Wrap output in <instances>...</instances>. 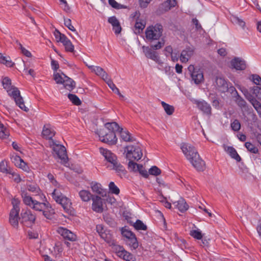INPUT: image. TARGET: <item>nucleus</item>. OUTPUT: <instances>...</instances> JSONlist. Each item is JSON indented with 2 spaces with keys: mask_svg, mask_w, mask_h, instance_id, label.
Masks as SVG:
<instances>
[{
  "mask_svg": "<svg viewBox=\"0 0 261 261\" xmlns=\"http://www.w3.org/2000/svg\"><path fill=\"white\" fill-rule=\"evenodd\" d=\"M180 149L186 159L196 170L203 171L204 169V162L200 158L193 146L189 143H182L180 144Z\"/></svg>",
  "mask_w": 261,
  "mask_h": 261,
  "instance_id": "1",
  "label": "nucleus"
},
{
  "mask_svg": "<svg viewBox=\"0 0 261 261\" xmlns=\"http://www.w3.org/2000/svg\"><path fill=\"white\" fill-rule=\"evenodd\" d=\"M3 87L6 90L8 94L15 101V103L21 110L28 112L29 109L25 106L23 99L20 95L18 89L11 85V80L8 77H4L2 80Z\"/></svg>",
  "mask_w": 261,
  "mask_h": 261,
  "instance_id": "2",
  "label": "nucleus"
},
{
  "mask_svg": "<svg viewBox=\"0 0 261 261\" xmlns=\"http://www.w3.org/2000/svg\"><path fill=\"white\" fill-rule=\"evenodd\" d=\"M100 153L104 156L105 159L110 164L108 167L111 169L114 170L120 176H123L126 173V170L123 166L117 161L116 155L110 150L102 147L99 148Z\"/></svg>",
  "mask_w": 261,
  "mask_h": 261,
  "instance_id": "3",
  "label": "nucleus"
},
{
  "mask_svg": "<svg viewBox=\"0 0 261 261\" xmlns=\"http://www.w3.org/2000/svg\"><path fill=\"white\" fill-rule=\"evenodd\" d=\"M21 196L24 203L36 211H42L46 207L47 205L49 203L48 202H40L37 200L33 199L32 197L29 196L25 191L22 192Z\"/></svg>",
  "mask_w": 261,
  "mask_h": 261,
  "instance_id": "4",
  "label": "nucleus"
},
{
  "mask_svg": "<svg viewBox=\"0 0 261 261\" xmlns=\"http://www.w3.org/2000/svg\"><path fill=\"white\" fill-rule=\"evenodd\" d=\"M20 200L14 197L12 200L13 208L9 214V222L14 227H17L18 226L19 213L20 211L19 204Z\"/></svg>",
  "mask_w": 261,
  "mask_h": 261,
  "instance_id": "5",
  "label": "nucleus"
},
{
  "mask_svg": "<svg viewBox=\"0 0 261 261\" xmlns=\"http://www.w3.org/2000/svg\"><path fill=\"white\" fill-rule=\"evenodd\" d=\"M163 27L160 24L152 25L147 28L145 31L146 38L148 40H158L161 37Z\"/></svg>",
  "mask_w": 261,
  "mask_h": 261,
  "instance_id": "6",
  "label": "nucleus"
},
{
  "mask_svg": "<svg viewBox=\"0 0 261 261\" xmlns=\"http://www.w3.org/2000/svg\"><path fill=\"white\" fill-rule=\"evenodd\" d=\"M49 146L61 160V163L66 164L68 161L65 147L60 144H57L53 140L49 141Z\"/></svg>",
  "mask_w": 261,
  "mask_h": 261,
  "instance_id": "7",
  "label": "nucleus"
},
{
  "mask_svg": "<svg viewBox=\"0 0 261 261\" xmlns=\"http://www.w3.org/2000/svg\"><path fill=\"white\" fill-rule=\"evenodd\" d=\"M100 140L109 145H115L117 142L115 133L113 132H107L106 129H100L97 132Z\"/></svg>",
  "mask_w": 261,
  "mask_h": 261,
  "instance_id": "8",
  "label": "nucleus"
},
{
  "mask_svg": "<svg viewBox=\"0 0 261 261\" xmlns=\"http://www.w3.org/2000/svg\"><path fill=\"white\" fill-rule=\"evenodd\" d=\"M125 157L130 161L135 160L138 161L142 156L143 153L139 146L128 145L125 148Z\"/></svg>",
  "mask_w": 261,
  "mask_h": 261,
  "instance_id": "9",
  "label": "nucleus"
},
{
  "mask_svg": "<svg viewBox=\"0 0 261 261\" xmlns=\"http://www.w3.org/2000/svg\"><path fill=\"white\" fill-rule=\"evenodd\" d=\"M113 250L118 256L126 261H135L136 260L134 256L126 251L122 246L118 245H114Z\"/></svg>",
  "mask_w": 261,
  "mask_h": 261,
  "instance_id": "10",
  "label": "nucleus"
},
{
  "mask_svg": "<svg viewBox=\"0 0 261 261\" xmlns=\"http://www.w3.org/2000/svg\"><path fill=\"white\" fill-rule=\"evenodd\" d=\"M188 69L191 73L192 80L196 84L198 85L203 82V72L200 69L195 68L193 65H190Z\"/></svg>",
  "mask_w": 261,
  "mask_h": 261,
  "instance_id": "11",
  "label": "nucleus"
},
{
  "mask_svg": "<svg viewBox=\"0 0 261 261\" xmlns=\"http://www.w3.org/2000/svg\"><path fill=\"white\" fill-rule=\"evenodd\" d=\"M21 223L29 226L33 224L36 220V217L30 210H27L21 213Z\"/></svg>",
  "mask_w": 261,
  "mask_h": 261,
  "instance_id": "12",
  "label": "nucleus"
},
{
  "mask_svg": "<svg viewBox=\"0 0 261 261\" xmlns=\"http://www.w3.org/2000/svg\"><path fill=\"white\" fill-rule=\"evenodd\" d=\"M215 86L221 92H225L228 90V84L221 75H218L215 78Z\"/></svg>",
  "mask_w": 261,
  "mask_h": 261,
  "instance_id": "13",
  "label": "nucleus"
},
{
  "mask_svg": "<svg viewBox=\"0 0 261 261\" xmlns=\"http://www.w3.org/2000/svg\"><path fill=\"white\" fill-rule=\"evenodd\" d=\"M57 231L64 239L70 241H75L76 239V235L66 228L60 227L58 228Z\"/></svg>",
  "mask_w": 261,
  "mask_h": 261,
  "instance_id": "14",
  "label": "nucleus"
},
{
  "mask_svg": "<svg viewBox=\"0 0 261 261\" xmlns=\"http://www.w3.org/2000/svg\"><path fill=\"white\" fill-rule=\"evenodd\" d=\"M92 209L97 213L102 212L103 210L102 199L99 196H93L92 197Z\"/></svg>",
  "mask_w": 261,
  "mask_h": 261,
  "instance_id": "15",
  "label": "nucleus"
},
{
  "mask_svg": "<svg viewBox=\"0 0 261 261\" xmlns=\"http://www.w3.org/2000/svg\"><path fill=\"white\" fill-rule=\"evenodd\" d=\"M176 3L175 0H167L161 4L158 10L159 14H163L175 6Z\"/></svg>",
  "mask_w": 261,
  "mask_h": 261,
  "instance_id": "16",
  "label": "nucleus"
},
{
  "mask_svg": "<svg viewBox=\"0 0 261 261\" xmlns=\"http://www.w3.org/2000/svg\"><path fill=\"white\" fill-rule=\"evenodd\" d=\"M232 67L237 70H244L246 68V61L242 58L236 57L230 62Z\"/></svg>",
  "mask_w": 261,
  "mask_h": 261,
  "instance_id": "17",
  "label": "nucleus"
},
{
  "mask_svg": "<svg viewBox=\"0 0 261 261\" xmlns=\"http://www.w3.org/2000/svg\"><path fill=\"white\" fill-rule=\"evenodd\" d=\"M142 50L145 56L147 58H149L155 62H158L159 60V57L156 51L152 50V48L147 46H143Z\"/></svg>",
  "mask_w": 261,
  "mask_h": 261,
  "instance_id": "18",
  "label": "nucleus"
},
{
  "mask_svg": "<svg viewBox=\"0 0 261 261\" xmlns=\"http://www.w3.org/2000/svg\"><path fill=\"white\" fill-rule=\"evenodd\" d=\"M42 134L44 138L49 139L50 141L53 140L52 138L55 136V132L50 124H47L44 125Z\"/></svg>",
  "mask_w": 261,
  "mask_h": 261,
  "instance_id": "19",
  "label": "nucleus"
},
{
  "mask_svg": "<svg viewBox=\"0 0 261 261\" xmlns=\"http://www.w3.org/2000/svg\"><path fill=\"white\" fill-rule=\"evenodd\" d=\"M108 22L112 25L113 30L116 34H119L121 32V27L118 19L115 16H112L108 18Z\"/></svg>",
  "mask_w": 261,
  "mask_h": 261,
  "instance_id": "20",
  "label": "nucleus"
},
{
  "mask_svg": "<svg viewBox=\"0 0 261 261\" xmlns=\"http://www.w3.org/2000/svg\"><path fill=\"white\" fill-rule=\"evenodd\" d=\"M194 54V49L191 48H186L184 49L180 56V60L182 63H187Z\"/></svg>",
  "mask_w": 261,
  "mask_h": 261,
  "instance_id": "21",
  "label": "nucleus"
},
{
  "mask_svg": "<svg viewBox=\"0 0 261 261\" xmlns=\"http://www.w3.org/2000/svg\"><path fill=\"white\" fill-rule=\"evenodd\" d=\"M196 103L198 108L202 111L204 114L207 115L211 114V107L204 100L196 101Z\"/></svg>",
  "mask_w": 261,
  "mask_h": 261,
  "instance_id": "22",
  "label": "nucleus"
},
{
  "mask_svg": "<svg viewBox=\"0 0 261 261\" xmlns=\"http://www.w3.org/2000/svg\"><path fill=\"white\" fill-rule=\"evenodd\" d=\"M101 239L104 240L107 243L109 244L110 246H112V249H113V247L114 245H117L115 241L113 239V238L112 234L110 233L109 230H107L103 231V233H102L99 235Z\"/></svg>",
  "mask_w": 261,
  "mask_h": 261,
  "instance_id": "23",
  "label": "nucleus"
},
{
  "mask_svg": "<svg viewBox=\"0 0 261 261\" xmlns=\"http://www.w3.org/2000/svg\"><path fill=\"white\" fill-rule=\"evenodd\" d=\"M87 66L92 71L95 72L96 74L101 76L103 80L107 79V77L109 76L108 74L103 69L99 66H90L88 65H87Z\"/></svg>",
  "mask_w": 261,
  "mask_h": 261,
  "instance_id": "24",
  "label": "nucleus"
},
{
  "mask_svg": "<svg viewBox=\"0 0 261 261\" xmlns=\"http://www.w3.org/2000/svg\"><path fill=\"white\" fill-rule=\"evenodd\" d=\"M57 203L62 205L65 212L67 213L71 212V202L70 200L66 196H64Z\"/></svg>",
  "mask_w": 261,
  "mask_h": 261,
  "instance_id": "25",
  "label": "nucleus"
},
{
  "mask_svg": "<svg viewBox=\"0 0 261 261\" xmlns=\"http://www.w3.org/2000/svg\"><path fill=\"white\" fill-rule=\"evenodd\" d=\"M173 204L181 212L187 211L189 207L185 200L182 198H180L177 201L173 202Z\"/></svg>",
  "mask_w": 261,
  "mask_h": 261,
  "instance_id": "26",
  "label": "nucleus"
},
{
  "mask_svg": "<svg viewBox=\"0 0 261 261\" xmlns=\"http://www.w3.org/2000/svg\"><path fill=\"white\" fill-rule=\"evenodd\" d=\"M107 132H113L115 133V131H119L120 127L119 125L115 122H108L105 124V128Z\"/></svg>",
  "mask_w": 261,
  "mask_h": 261,
  "instance_id": "27",
  "label": "nucleus"
},
{
  "mask_svg": "<svg viewBox=\"0 0 261 261\" xmlns=\"http://www.w3.org/2000/svg\"><path fill=\"white\" fill-rule=\"evenodd\" d=\"M224 149L232 158L235 159L238 162L241 161L240 156L234 148L230 146H225Z\"/></svg>",
  "mask_w": 261,
  "mask_h": 261,
  "instance_id": "28",
  "label": "nucleus"
},
{
  "mask_svg": "<svg viewBox=\"0 0 261 261\" xmlns=\"http://www.w3.org/2000/svg\"><path fill=\"white\" fill-rule=\"evenodd\" d=\"M145 26V22L143 20L137 19L134 27V32L135 34H140Z\"/></svg>",
  "mask_w": 261,
  "mask_h": 261,
  "instance_id": "29",
  "label": "nucleus"
},
{
  "mask_svg": "<svg viewBox=\"0 0 261 261\" xmlns=\"http://www.w3.org/2000/svg\"><path fill=\"white\" fill-rule=\"evenodd\" d=\"M79 195L82 200L85 202L90 201L93 196L89 191L85 190L80 191L79 193Z\"/></svg>",
  "mask_w": 261,
  "mask_h": 261,
  "instance_id": "30",
  "label": "nucleus"
},
{
  "mask_svg": "<svg viewBox=\"0 0 261 261\" xmlns=\"http://www.w3.org/2000/svg\"><path fill=\"white\" fill-rule=\"evenodd\" d=\"M64 78L65 80L63 84L64 87L68 90H72L75 86V82L67 76H65Z\"/></svg>",
  "mask_w": 261,
  "mask_h": 261,
  "instance_id": "31",
  "label": "nucleus"
},
{
  "mask_svg": "<svg viewBox=\"0 0 261 261\" xmlns=\"http://www.w3.org/2000/svg\"><path fill=\"white\" fill-rule=\"evenodd\" d=\"M237 88L241 91V92L243 93L245 98L250 102L255 98L251 94L248 90L245 87H241L240 85H236Z\"/></svg>",
  "mask_w": 261,
  "mask_h": 261,
  "instance_id": "32",
  "label": "nucleus"
},
{
  "mask_svg": "<svg viewBox=\"0 0 261 261\" xmlns=\"http://www.w3.org/2000/svg\"><path fill=\"white\" fill-rule=\"evenodd\" d=\"M119 132L120 134L121 138L125 142H132L134 139L131 137L129 133L126 130H123L122 128H120Z\"/></svg>",
  "mask_w": 261,
  "mask_h": 261,
  "instance_id": "33",
  "label": "nucleus"
},
{
  "mask_svg": "<svg viewBox=\"0 0 261 261\" xmlns=\"http://www.w3.org/2000/svg\"><path fill=\"white\" fill-rule=\"evenodd\" d=\"M90 186L93 192L98 194H102L103 189L99 183L93 181L90 184Z\"/></svg>",
  "mask_w": 261,
  "mask_h": 261,
  "instance_id": "34",
  "label": "nucleus"
},
{
  "mask_svg": "<svg viewBox=\"0 0 261 261\" xmlns=\"http://www.w3.org/2000/svg\"><path fill=\"white\" fill-rule=\"evenodd\" d=\"M52 197L56 202H58L64 196L61 193L59 188L55 189L51 193Z\"/></svg>",
  "mask_w": 261,
  "mask_h": 261,
  "instance_id": "35",
  "label": "nucleus"
},
{
  "mask_svg": "<svg viewBox=\"0 0 261 261\" xmlns=\"http://www.w3.org/2000/svg\"><path fill=\"white\" fill-rule=\"evenodd\" d=\"M42 212L44 217L47 219H50L55 213L54 209L51 208L49 203L47 205L46 207L42 211Z\"/></svg>",
  "mask_w": 261,
  "mask_h": 261,
  "instance_id": "36",
  "label": "nucleus"
},
{
  "mask_svg": "<svg viewBox=\"0 0 261 261\" xmlns=\"http://www.w3.org/2000/svg\"><path fill=\"white\" fill-rule=\"evenodd\" d=\"M161 105L166 113L168 115H171L174 112V108L171 105L166 103L164 101L161 102Z\"/></svg>",
  "mask_w": 261,
  "mask_h": 261,
  "instance_id": "37",
  "label": "nucleus"
},
{
  "mask_svg": "<svg viewBox=\"0 0 261 261\" xmlns=\"http://www.w3.org/2000/svg\"><path fill=\"white\" fill-rule=\"evenodd\" d=\"M125 242L130 248L134 249H136L138 247V243L136 237L129 238L128 240H125Z\"/></svg>",
  "mask_w": 261,
  "mask_h": 261,
  "instance_id": "38",
  "label": "nucleus"
},
{
  "mask_svg": "<svg viewBox=\"0 0 261 261\" xmlns=\"http://www.w3.org/2000/svg\"><path fill=\"white\" fill-rule=\"evenodd\" d=\"M64 45L65 49L67 51L72 52L74 50V46L72 45L71 41L66 37L64 40L62 42Z\"/></svg>",
  "mask_w": 261,
  "mask_h": 261,
  "instance_id": "39",
  "label": "nucleus"
},
{
  "mask_svg": "<svg viewBox=\"0 0 261 261\" xmlns=\"http://www.w3.org/2000/svg\"><path fill=\"white\" fill-rule=\"evenodd\" d=\"M65 76H66V75L63 73H62L61 74L59 73H54V79L56 81L57 84H63L65 80Z\"/></svg>",
  "mask_w": 261,
  "mask_h": 261,
  "instance_id": "40",
  "label": "nucleus"
},
{
  "mask_svg": "<svg viewBox=\"0 0 261 261\" xmlns=\"http://www.w3.org/2000/svg\"><path fill=\"white\" fill-rule=\"evenodd\" d=\"M236 102L241 108H245L247 106V102L246 101L238 94L236 96Z\"/></svg>",
  "mask_w": 261,
  "mask_h": 261,
  "instance_id": "41",
  "label": "nucleus"
},
{
  "mask_svg": "<svg viewBox=\"0 0 261 261\" xmlns=\"http://www.w3.org/2000/svg\"><path fill=\"white\" fill-rule=\"evenodd\" d=\"M122 236L125 238V240H128L129 238L136 237L135 235L129 230L126 228H122L121 230Z\"/></svg>",
  "mask_w": 261,
  "mask_h": 261,
  "instance_id": "42",
  "label": "nucleus"
},
{
  "mask_svg": "<svg viewBox=\"0 0 261 261\" xmlns=\"http://www.w3.org/2000/svg\"><path fill=\"white\" fill-rule=\"evenodd\" d=\"M140 165L130 160L128 164V168L130 171L137 172L138 170H139Z\"/></svg>",
  "mask_w": 261,
  "mask_h": 261,
  "instance_id": "43",
  "label": "nucleus"
},
{
  "mask_svg": "<svg viewBox=\"0 0 261 261\" xmlns=\"http://www.w3.org/2000/svg\"><path fill=\"white\" fill-rule=\"evenodd\" d=\"M250 103L261 118V103L256 98L253 99Z\"/></svg>",
  "mask_w": 261,
  "mask_h": 261,
  "instance_id": "44",
  "label": "nucleus"
},
{
  "mask_svg": "<svg viewBox=\"0 0 261 261\" xmlns=\"http://www.w3.org/2000/svg\"><path fill=\"white\" fill-rule=\"evenodd\" d=\"M0 62L8 67H12L13 65V63L9 60V58L3 56L1 53H0Z\"/></svg>",
  "mask_w": 261,
  "mask_h": 261,
  "instance_id": "45",
  "label": "nucleus"
},
{
  "mask_svg": "<svg viewBox=\"0 0 261 261\" xmlns=\"http://www.w3.org/2000/svg\"><path fill=\"white\" fill-rule=\"evenodd\" d=\"M68 97L74 105L79 106L81 104V101L76 95L72 94H69Z\"/></svg>",
  "mask_w": 261,
  "mask_h": 261,
  "instance_id": "46",
  "label": "nucleus"
},
{
  "mask_svg": "<svg viewBox=\"0 0 261 261\" xmlns=\"http://www.w3.org/2000/svg\"><path fill=\"white\" fill-rule=\"evenodd\" d=\"M9 135V131L4 125L0 126V138L5 139Z\"/></svg>",
  "mask_w": 261,
  "mask_h": 261,
  "instance_id": "47",
  "label": "nucleus"
},
{
  "mask_svg": "<svg viewBox=\"0 0 261 261\" xmlns=\"http://www.w3.org/2000/svg\"><path fill=\"white\" fill-rule=\"evenodd\" d=\"M109 188L110 191L113 194L118 195L120 192L119 188L115 185L114 182H110Z\"/></svg>",
  "mask_w": 261,
  "mask_h": 261,
  "instance_id": "48",
  "label": "nucleus"
},
{
  "mask_svg": "<svg viewBox=\"0 0 261 261\" xmlns=\"http://www.w3.org/2000/svg\"><path fill=\"white\" fill-rule=\"evenodd\" d=\"M251 90L256 98L261 100V88L257 86H254L251 88Z\"/></svg>",
  "mask_w": 261,
  "mask_h": 261,
  "instance_id": "49",
  "label": "nucleus"
},
{
  "mask_svg": "<svg viewBox=\"0 0 261 261\" xmlns=\"http://www.w3.org/2000/svg\"><path fill=\"white\" fill-rule=\"evenodd\" d=\"M134 226L137 230H145L147 229V226L140 220L136 221Z\"/></svg>",
  "mask_w": 261,
  "mask_h": 261,
  "instance_id": "50",
  "label": "nucleus"
},
{
  "mask_svg": "<svg viewBox=\"0 0 261 261\" xmlns=\"http://www.w3.org/2000/svg\"><path fill=\"white\" fill-rule=\"evenodd\" d=\"M232 21L233 23L239 25L242 28L244 29L245 27V22L241 19L238 17L234 16L232 17Z\"/></svg>",
  "mask_w": 261,
  "mask_h": 261,
  "instance_id": "51",
  "label": "nucleus"
},
{
  "mask_svg": "<svg viewBox=\"0 0 261 261\" xmlns=\"http://www.w3.org/2000/svg\"><path fill=\"white\" fill-rule=\"evenodd\" d=\"M109 4L113 8L116 9H121L126 8V7L123 5L118 3L115 0H109Z\"/></svg>",
  "mask_w": 261,
  "mask_h": 261,
  "instance_id": "52",
  "label": "nucleus"
},
{
  "mask_svg": "<svg viewBox=\"0 0 261 261\" xmlns=\"http://www.w3.org/2000/svg\"><path fill=\"white\" fill-rule=\"evenodd\" d=\"M148 173L150 175L157 176L161 174V171L156 166H154L149 169V170L148 171Z\"/></svg>",
  "mask_w": 261,
  "mask_h": 261,
  "instance_id": "53",
  "label": "nucleus"
},
{
  "mask_svg": "<svg viewBox=\"0 0 261 261\" xmlns=\"http://www.w3.org/2000/svg\"><path fill=\"white\" fill-rule=\"evenodd\" d=\"M190 235L194 238L201 240L202 238L201 232L199 230H192L190 231Z\"/></svg>",
  "mask_w": 261,
  "mask_h": 261,
  "instance_id": "54",
  "label": "nucleus"
},
{
  "mask_svg": "<svg viewBox=\"0 0 261 261\" xmlns=\"http://www.w3.org/2000/svg\"><path fill=\"white\" fill-rule=\"evenodd\" d=\"M245 147H246V148L248 149V150H249L251 152H252L254 153L257 152V151H258L257 148L255 147L254 146V145H253L252 144H251L249 142H246L245 143Z\"/></svg>",
  "mask_w": 261,
  "mask_h": 261,
  "instance_id": "55",
  "label": "nucleus"
},
{
  "mask_svg": "<svg viewBox=\"0 0 261 261\" xmlns=\"http://www.w3.org/2000/svg\"><path fill=\"white\" fill-rule=\"evenodd\" d=\"M11 169L7 168V165L6 163L4 161H2L0 163V171L3 173L9 174Z\"/></svg>",
  "mask_w": 261,
  "mask_h": 261,
  "instance_id": "56",
  "label": "nucleus"
},
{
  "mask_svg": "<svg viewBox=\"0 0 261 261\" xmlns=\"http://www.w3.org/2000/svg\"><path fill=\"white\" fill-rule=\"evenodd\" d=\"M54 35L57 41H60L61 42H62L66 37L65 35L61 34L59 31L57 30L55 31Z\"/></svg>",
  "mask_w": 261,
  "mask_h": 261,
  "instance_id": "57",
  "label": "nucleus"
},
{
  "mask_svg": "<svg viewBox=\"0 0 261 261\" xmlns=\"http://www.w3.org/2000/svg\"><path fill=\"white\" fill-rule=\"evenodd\" d=\"M231 127L234 131H238L241 128V124L238 120L236 119L231 122Z\"/></svg>",
  "mask_w": 261,
  "mask_h": 261,
  "instance_id": "58",
  "label": "nucleus"
},
{
  "mask_svg": "<svg viewBox=\"0 0 261 261\" xmlns=\"http://www.w3.org/2000/svg\"><path fill=\"white\" fill-rule=\"evenodd\" d=\"M16 43L19 45V48L21 50L22 54H23L24 56L28 57H30L31 56V53L27 49H25L24 47H23L22 44L20 42L16 41Z\"/></svg>",
  "mask_w": 261,
  "mask_h": 261,
  "instance_id": "59",
  "label": "nucleus"
},
{
  "mask_svg": "<svg viewBox=\"0 0 261 261\" xmlns=\"http://www.w3.org/2000/svg\"><path fill=\"white\" fill-rule=\"evenodd\" d=\"M64 24L72 32H75L76 30L74 27L71 24V21L70 19H65L64 18Z\"/></svg>",
  "mask_w": 261,
  "mask_h": 261,
  "instance_id": "60",
  "label": "nucleus"
},
{
  "mask_svg": "<svg viewBox=\"0 0 261 261\" xmlns=\"http://www.w3.org/2000/svg\"><path fill=\"white\" fill-rule=\"evenodd\" d=\"M251 80L252 82L257 85L261 84V77L257 74H252Z\"/></svg>",
  "mask_w": 261,
  "mask_h": 261,
  "instance_id": "61",
  "label": "nucleus"
},
{
  "mask_svg": "<svg viewBox=\"0 0 261 261\" xmlns=\"http://www.w3.org/2000/svg\"><path fill=\"white\" fill-rule=\"evenodd\" d=\"M10 175H11V176L10 177V178H12L13 179V180L16 182H19L21 180V179L20 178V176L18 174H17V173H16L15 172L12 171L11 170V171H10L9 173Z\"/></svg>",
  "mask_w": 261,
  "mask_h": 261,
  "instance_id": "62",
  "label": "nucleus"
},
{
  "mask_svg": "<svg viewBox=\"0 0 261 261\" xmlns=\"http://www.w3.org/2000/svg\"><path fill=\"white\" fill-rule=\"evenodd\" d=\"M11 159L12 162L15 164L16 166L19 163H20L22 160L19 156L17 155H12Z\"/></svg>",
  "mask_w": 261,
  "mask_h": 261,
  "instance_id": "63",
  "label": "nucleus"
},
{
  "mask_svg": "<svg viewBox=\"0 0 261 261\" xmlns=\"http://www.w3.org/2000/svg\"><path fill=\"white\" fill-rule=\"evenodd\" d=\"M139 173L143 176V177L147 178L148 176V172L145 169L144 167L141 165L139 167V170L138 171Z\"/></svg>",
  "mask_w": 261,
  "mask_h": 261,
  "instance_id": "64",
  "label": "nucleus"
}]
</instances>
